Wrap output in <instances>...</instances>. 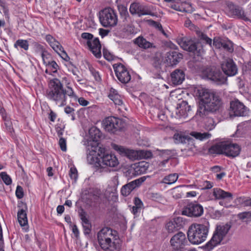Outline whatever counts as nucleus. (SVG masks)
<instances>
[{"label":"nucleus","instance_id":"nucleus-57","mask_svg":"<svg viewBox=\"0 0 251 251\" xmlns=\"http://www.w3.org/2000/svg\"><path fill=\"white\" fill-rule=\"evenodd\" d=\"M70 176L72 179H76L77 177V171L75 168H71L70 169Z\"/></svg>","mask_w":251,"mask_h":251},{"label":"nucleus","instance_id":"nucleus-11","mask_svg":"<svg viewBox=\"0 0 251 251\" xmlns=\"http://www.w3.org/2000/svg\"><path fill=\"white\" fill-rule=\"evenodd\" d=\"M229 114L230 117L246 116L249 113V109L239 100L230 102Z\"/></svg>","mask_w":251,"mask_h":251},{"label":"nucleus","instance_id":"nucleus-50","mask_svg":"<svg viewBox=\"0 0 251 251\" xmlns=\"http://www.w3.org/2000/svg\"><path fill=\"white\" fill-rule=\"evenodd\" d=\"M178 187L174 188L172 189V194L173 195V197L176 199H178L182 197V195L179 191L177 190Z\"/></svg>","mask_w":251,"mask_h":251},{"label":"nucleus","instance_id":"nucleus-3","mask_svg":"<svg viewBox=\"0 0 251 251\" xmlns=\"http://www.w3.org/2000/svg\"><path fill=\"white\" fill-rule=\"evenodd\" d=\"M197 94L203 105L198 110L201 116L205 115L206 112H214L218 110L222 104L219 94L212 90L199 89Z\"/></svg>","mask_w":251,"mask_h":251},{"label":"nucleus","instance_id":"nucleus-9","mask_svg":"<svg viewBox=\"0 0 251 251\" xmlns=\"http://www.w3.org/2000/svg\"><path fill=\"white\" fill-rule=\"evenodd\" d=\"M81 37L84 39L87 40V45L90 50L96 58H100L101 56V45L99 39L98 38L93 39V35L87 32L82 33Z\"/></svg>","mask_w":251,"mask_h":251},{"label":"nucleus","instance_id":"nucleus-7","mask_svg":"<svg viewBox=\"0 0 251 251\" xmlns=\"http://www.w3.org/2000/svg\"><path fill=\"white\" fill-rule=\"evenodd\" d=\"M231 228L228 223L217 225L210 240L207 243L206 247L208 250H211L220 244L226 235Z\"/></svg>","mask_w":251,"mask_h":251},{"label":"nucleus","instance_id":"nucleus-19","mask_svg":"<svg viewBox=\"0 0 251 251\" xmlns=\"http://www.w3.org/2000/svg\"><path fill=\"white\" fill-rule=\"evenodd\" d=\"M221 67L224 73L228 76H233L237 73V66L231 59L224 61Z\"/></svg>","mask_w":251,"mask_h":251},{"label":"nucleus","instance_id":"nucleus-35","mask_svg":"<svg viewBox=\"0 0 251 251\" xmlns=\"http://www.w3.org/2000/svg\"><path fill=\"white\" fill-rule=\"evenodd\" d=\"M178 177L177 174H170L164 177L161 182L167 184H172L176 181Z\"/></svg>","mask_w":251,"mask_h":251},{"label":"nucleus","instance_id":"nucleus-12","mask_svg":"<svg viewBox=\"0 0 251 251\" xmlns=\"http://www.w3.org/2000/svg\"><path fill=\"white\" fill-rule=\"evenodd\" d=\"M129 11L131 14H138L139 16L149 15L150 16H156L157 13L154 12L155 9L153 7H148L139 3H132L129 8Z\"/></svg>","mask_w":251,"mask_h":251},{"label":"nucleus","instance_id":"nucleus-13","mask_svg":"<svg viewBox=\"0 0 251 251\" xmlns=\"http://www.w3.org/2000/svg\"><path fill=\"white\" fill-rule=\"evenodd\" d=\"M203 73L208 79L218 85L224 84L226 81V77L219 70L215 68H206Z\"/></svg>","mask_w":251,"mask_h":251},{"label":"nucleus","instance_id":"nucleus-29","mask_svg":"<svg viewBox=\"0 0 251 251\" xmlns=\"http://www.w3.org/2000/svg\"><path fill=\"white\" fill-rule=\"evenodd\" d=\"M191 110V107L186 101H182L179 104V107L178 108V112L180 116L185 118L188 116V112Z\"/></svg>","mask_w":251,"mask_h":251},{"label":"nucleus","instance_id":"nucleus-25","mask_svg":"<svg viewBox=\"0 0 251 251\" xmlns=\"http://www.w3.org/2000/svg\"><path fill=\"white\" fill-rule=\"evenodd\" d=\"M134 43L137 45L140 48L147 49L149 48H155L153 44L148 41L142 36H139L134 40Z\"/></svg>","mask_w":251,"mask_h":251},{"label":"nucleus","instance_id":"nucleus-2","mask_svg":"<svg viewBox=\"0 0 251 251\" xmlns=\"http://www.w3.org/2000/svg\"><path fill=\"white\" fill-rule=\"evenodd\" d=\"M87 159L90 164L103 169L116 167L119 164V161L115 154L105 153L103 149L97 146L89 148Z\"/></svg>","mask_w":251,"mask_h":251},{"label":"nucleus","instance_id":"nucleus-58","mask_svg":"<svg viewBox=\"0 0 251 251\" xmlns=\"http://www.w3.org/2000/svg\"><path fill=\"white\" fill-rule=\"evenodd\" d=\"M103 56L108 61H112L114 59L113 55L108 51L103 50Z\"/></svg>","mask_w":251,"mask_h":251},{"label":"nucleus","instance_id":"nucleus-44","mask_svg":"<svg viewBox=\"0 0 251 251\" xmlns=\"http://www.w3.org/2000/svg\"><path fill=\"white\" fill-rule=\"evenodd\" d=\"M0 176L2 181L6 185H9L11 184L12 179L6 172H1L0 174Z\"/></svg>","mask_w":251,"mask_h":251},{"label":"nucleus","instance_id":"nucleus-26","mask_svg":"<svg viewBox=\"0 0 251 251\" xmlns=\"http://www.w3.org/2000/svg\"><path fill=\"white\" fill-rule=\"evenodd\" d=\"M148 165L147 164H145L143 162H140L138 164H135L131 166V170H134V172L132 173L135 175H140L145 173L147 170Z\"/></svg>","mask_w":251,"mask_h":251},{"label":"nucleus","instance_id":"nucleus-32","mask_svg":"<svg viewBox=\"0 0 251 251\" xmlns=\"http://www.w3.org/2000/svg\"><path fill=\"white\" fill-rule=\"evenodd\" d=\"M185 7H180L176 4H172L171 7L176 11L184 12L185 13H190L192 11V8L191 5L189 3L184 4Z\"/></svg>","mask_w":251,"mask_h":251},{"label":"nucleus","instance_id":"nucleus-34","mask_svg":"<svg viewBox=\"0 0 251 251\" xmlns=\"http://www.w3.org/2000/svg\"><path fill=\"white\" fill-rule=\"evenodd\" d=\"M190 134L196 139L201 141H203L209 139L211 137V134L209 132L201 133L193 131Z\"/></svg>","mask_w":251,"mask_h":251},{"label":"nucleus","instance_id":"nucleus-21","mask_svg":"<svg viewBox=\"0 0 251 251\" xmlns=\"http://www.w3.org/2000/svg\"><path fill=\"white\" fill-rule=\"evenodd\" d=\"M182 58V54L177 51H172L166 54V61L171 65L177 64Z\"/></svg>","mask_w":251,"mask_h":251},{"label":"nucleus","instance_id":"nucleus-45","mask_svg":"<svg viewBox=\"0 0 251 251\" xmlns=\"http://www.w3.org/2000/svg\"><path fill=\"white\" fill-rule=\"evenodd\" d=\"M112 147L113 149L118 152H119L120 154L125 155L126 152H130V151H128V149L124 148L123 146H119L116 144H113L112 145Z\"/></svg>","mask_w":251,"mask_h":251},{"label":"nucleus","instance_id":"nucleus-33","mask_svg":"<svg viewBox=\"0 0 251 251\" xmlns=\"http://www.w3.org/2000/svg\"><path fill=\"white\" fill-rule=\"evenodd\" d=\"M134 205L132 207V212L134 215L140 213L143 207V203L138 198H135L134 201Z\"/></svg>","mask_w":251,"mask_h":251},{"label":"nucleus","instance_id":"nucleus-40","mask_svg":"<svg viewBox=\"0 0 251 251\" xmlns=\"http://www.w3.org/2000/svg\"><path fill=\"white\" fill-rule=\"evenodd\" d=\"M237 218L241 220H246L248 222L251 221V211H245L237 214Z\"/></svg>","mask_w":251,"mask_h":251},{"label":"nucleus","instance_id":"nucleus-27","mask_svg":"<svg viewBox=\"0 0 251 251\" xmlns=\"http://www.w3.org/2000/svg\"><path fill=\"white\" fill-rule=\"evenodd\" d=\"M45 40L55 51L60 50L61 45L50 34L46 35Z\"/></svg>","mask_w":251,"mask_h":251},{"label":"nucleus","instance_id":"nucleus-17","mask_svg":"<svg viewBox=\"0 0 251 251\" xmlns=\"http://www.w3.org/2000/svg\"><path fill=\"white\" fill-rule=\"evenodd\" d=\"M121 121L114 117H108L103 121V126L105 130L114 132L115 130L121 128Z\"/></svg>","mask_w":251,"mask_h":251},{"label":"nucleus","instance_id":"nucleus-37","mask_svg":"<svg viewBox=\"0 0 251 251\" xmlns=\"http://www.w3.org/2000/svg\"><path fill=\"white\" fill-rule=\"evenodd\" d=\"M14 47L16 49H18V47H20L27 50L28 49L29 44L26 40L19 39L15 42Z\"/></svg>","mask_w":251,"mask_h":251},{"label":"nucleus","instance_id":"nucleus-49","mask_svg":"<svg viewBox=\"0 0 251 251\" xmlns=\"http://www.w3.org/2000/svg\"><path fill=\"white\" fill-rule=\"evenodd\" d=\"M128 151H130V152H126L125 155L127 156L129 159H135L137 158V155L138 154V152L135 151L134 150H129Z\"/></svg>","mask_w":251,"mask_h":251},{"label":"nucleus","instance_id":"nucleus-24","mask_svg":"<svg viewBox=\"0 0 251 251\" xmlns=\"http://www.w3.org/2000/svg\"><path fill=\"white\" fill-rule=\"evenodd\" d=\"M108 97L116 105H122L123 104L121 96L119 94L117 90L113 88H110L109 90Z\"/></svg>","mask_w":251,"mask_h":251},{"label":"nucleus","instance_id":"nucleus-18","mask_svg":"<svg viewBox=\"0 0 251 251\" xmlns=\"http://www.w3.org/2000/svg\"><path fill=\"white\" fill-rule=\"evenodd\" d=\"M185 25L186 27L189 28L190 29L194 30L197 36L201 40L211 46L212 43V39L208 37L206 35L202 32L198 27L192 23L190 20H187L185 21Z\"/></svg>","mask_w":251,"mask_h":251},{"label":"nucleus","instance_id":"nucleus-28","mask_svg":"<svg viewBox=\"0 0 251 251\" xmlns=\"http://www.w3.org/2000/svg\"><path fill=\"white\" fill-rule=\"evenodd\" d=\"M227 7L230 14L233 16H244V12L241 7L234 5L232 2H228Z\"/></svg>","mask_w":251,"mask_h":251},{"label":"nucleus","instance_id":"nucleus-10","mask_svg":"<svg viewBox=\"0 0 251 251\" xmlns=\"http://www.w3.org/2000/svg\"><path fill=\"white\" fill-rule=\"evenodd\" d=\"M172 251H184V247L188 244L186 236L182 232L175 234L170 241Z\"/></svg>","mask_w":251,"mask_h":251},{"label":"nucleus","instance_id":"nucleus-48","mask_svg":"<svg viewBox=\"0 0 251 251\" xmlns=\"http://www.w3.org/2000/svg\"><path fill=\"white\" fill-rule=\"evenodd\" d=\"M46 66L50 67L53 73L57 72V70L59 68V66L53 60H51L49 63L47 64Z\"/></svg>","mask_w":251,"mask_h":251},{"label":"nucleus","instance_id":"nucleus-36","mask_svg":"<svg viewBox=\"0 0 251 251\" xmlns=\"http://www.w3.org/2000/svg\"><path fill=\"white\" fill-rule=\"evenodd\" d=\"M38 48L41 50V56L44 64L46 65L51 61V55L47 50H45L42 46L39 45L38 46Z\"/></svg>","mask_w":251,"mask_h":251},{"label":"nucleus","instance_id":"nucleus-22","mask_svg":"<svg viewBox=\"0 0 251 251\" xmlns=\"http://www.w3.org/2000/svg\"><path fill=\"white\" fill-rule=\"evenodd\" d=\"M171 76L172 83L175 85H179L184 80L185 74L182 70L176 69L172 72Z\"/></svg>","mask_w":251,"mask_h":251},{"label":"nucleus","instance_id":"nucleus-51","mask_svg":"<svg viewBox=\"0 0 251 251\" xmlns=\"http://www.w3.org/2000/svg\"><path fill=\"white\" fill-rule=\"evenodd\" d=\"M16 195L18 199H22L24 197L23 188L20 186H17L16 190Z\"/></svg>","mask_w":251,"mask_h":251},{"label":"nucleus","instance_id":"nucleus-16","mask_svg":"<svg viewBox=\"0 0 251 251\" xmlns=\"http://www.w3.org/2000/svg\"><path fill=\"white\" fill-rule=\"evenodd\" d=\"M116 75L118 80L123 83H128L131 79V75L126 67L122 64L113 65Z\"/></svg>","mask_w":251,"mask_h":251},{"label":"nucleus","instance_id":"nucleus-60","mask_svg":"<svg viewBox=\"0 0 251 251\" xmlns=\"http://www.w3.org/2000/svg\"><path fill=\"white\" fill-rule=\"evenodd\" d=\"M207 122L208 123V124L206 125L207 128L208 130H211L213 129L215 126L213 120L212 119H208Z\"/></svg>","mask_w":251,"mask_h":251},{"label":"nucleus","instance_id":"nucleus-63","mask_svg":"<svg viewBox=\"0 0 251 251\" xmlns=\"http://www.w3.org/2000/svg\"><path fill=\"white\" fill-rule=\"evenodd\" d=\"M109 32V30H108L104 29L103 28L99 29V34L101 36L102 38L107 35Z\"/></svg>","mask_w":251,"mask_h":251},{"label":"nucleus","instance_id":"nucleus-47","mask_svg":"<svg viewBox=\"0 0 251 251\" xmlns=\"http://www.w3.org/2000/svg\"><path fill=\"white\" fill-rule=\"evenodd\" d=\"M63 60L68 61L70 59V57L68 55L66 52L64 50L63 47L62 46L60 50L55 51Z\"/></svg>","mask_w":251,"mask_h":251},{"label":"nucleus","instance_id":"nucleus-52","mask_svg":"<svg viewBox=\"0 0 251 251\" xmlns=\"http://www.w3.org/2000/svg\"><path fill=\"white\" fill-rule=\"evenodd\" d=\"M223 42L219 38H215L213 40V45L217 49H221L222 47Z\"/></svg>","mask_w":251,"mask_h":251},{"label":"nucleus","instance_id":"nucleus-59","mask_svg":"<svg viewBox=\"0 0 251 251\" xmlns=\"http://www.w3.org/2000/svg\"><path fill=\"white\" fill-rule=\"evenodd\" d=\"M59 144L61 150L63 151H65L67 149L66 140L64 138H61L59 141Z\"/></svg>","mask_w":251,"mask_h":251},{"label":"nucleus","instance_id":"nucleus-15","mask_svg":"<svg viewBox=\"0 0 251 251\" xmlns=\"http://www.w3.org/2000/svg\"><path fill=\"white\" fill-rule=\"evenodd\" d=\"M203 213V208L201 205L196 202L188 204L182 211V215L188 217H198Z\"/></svg>","mask_w":251,"mask_h":251},{"label":"nucleus","instance_id":"nucleus-54","mask_svg":"<svg viewBox=\"0 0 251 251\" xmlns=\"http://www.w3.org/2000/svg\"><path fill=\"white\" fill-rule=\"evenodd\" d=\"M222 48L229 52L233 51V48L231 43L223 42Z\"/></svg>","mask_w":251,"mask_h":251},{"label":"nucleus","instance_id":"nucleus-14","mask_svg":"<svg viewBox=\"0 0 251 251\" xmlns=\"http://www.w3.org/2000/svg\"><path fill=\"white\" fill-rule=\"evenodd\" d=\"M213 195L214 196L215 199L222 200L219 202V204L221 205L224 206L226 207H229L231 206V205H228L227 202H225L224 201H231L233 199V195L232 193L226 192L221 188H215L213 189Z\"/></svg>","mask_w":251,"mask_h":251},{"label":"nucleus","instance_id":"nucleus-53","mask_svg":"<svg viewBox=\"0 0 251 251\" xmlns=\"http://www.w3.org/2000/svg\"><path fill=\"white\" fill-rule=\"evenodd\" d=\"M121 194L124 196H127L130 194L131 191L126 185H124L121 190Z\"/></svg>","mask_w":251,"mask_h":251},{"label":"nucleus","instance_id":"nucleus-5","mask_svg":"<svg viewBox=\"0 0 251 251\" xmlns=\"http://www.w3.org/2000/svg\"><path fill=\"white\" fill-rule=\"evenodd\" d=\"M209 225L207 224H193L187 231L188 239L194 245H199L205 241L209 232Z\"/></svg>","mask_w":251,"mask_h":251},{"label":"nucleus","instance_id":"nucleus-55","mask_svg":"<svg viewBox=\"0 0 251 251\" xmlns=\"http://www.w3.org/2000/svg\"><path fill=\"white\" fill-rule=\"evenodd\" d=\"M213 186V183L209 181H204L202 185L201 189L205 190L209 189L212 188Z\"/></svg>","mask_w":251,"mask_h":251},{"label":"nucleus","instance_id":"nucleus-64","mask_svg":"<svg viewBox=\"0 0 251 251\" xmlns=\"http://www.w3.org/2000/svg\"><path fill=\"white\" fill-rule=\"evenodd\" d=\"M90 70L92 74L95 77L96 80H98L100 79V76L98 72L94 70L93 68L90 69Z\"/></svg>","mask_w":251,"mask_h":251},{"label":"nucleus","instance_id":"nucleus-31","mask_svg":"<svg viewBox=\"0 0 251 251\" xmlns=\"http://www.w3.org/2000/svg\"><path fill=\"white\" fill-rule=\"evenodd\" d=\"M80 217L84 230V233L85 234H89L90 233L91 230V224L86 217L84 213L81 214Z\"/></svg>","mask_w":251,"mask_h":251},{"label":"nucleus","instance_id":"nucleus-46","mask_svg":"<svg viewBox=\"0 0 251 251\" xmlns=\"http://www.w3.org/2000/svg\"><path fill=\"white\" fill-rule=\"evenodd\" d=\"M64 112L67 115H69V116H71L72 120L73 121H74L75 119V109L74 108L70 106H67L66 107H65Z\"/></svg>","mask_w":251,"mask_h":251},{"label":"nucleus","instance_id":"nucleus-30","mask_svg":"<svg viewBox=\"0 0 251 251\" xmlns=\"http://www.w3.org/2000/svg\"><path fill=\"white\" fill-rule=\"evenodd\" d=\"M18 220L20 226L24 227L27 225V214L25 210L24 209H21L18 211L17 213Z\"/></svg>","mask_w":251,"mask_h":251},{"label":"nucleus","instance_id":"nucleus-20","mask_svg":"<svg viewBox=\"0 0 251 251\" xmlns=\"http://www.w3.org/2000/svg\"><path fill=\"white\" fill-rule=\"evenodd\" d=\"M89 134L93 140V144L88 143L87 148V153L89 152V148L95 146H98V142L101 137V133L100 130L95 127H93L89 130Z\"/></svg>","mask_w":251,"mask_h":251},{"label":"nucleus","instance_id":"nucleus-42","mask_svg":"<svg viewBox=\"0 0 251 251\" xmlns=\"http://www.w3.org/2000/svg\"><path fill=\"white\" fill-rule=\"evenodd\" d=\"M166 228L169 233H173L178 229L177 225L175 221L168 222L166 225Z\"/></svg>","mask_w":251,"mask_h":251},{"label":"nucleus","instance_id":"nucleus-23","mask_svg":"<svg viewBox=\"0 0 251 251\" xmlns=\"http://www.w3.org/2000/svg\"><path fill=\"white\" fill-rule=\"evenodd\" d=\"M117 17H99L100 21L104 27L114 26L117 24Z\"/></svg>","mask_w":251,"mask_h":251},{"label":"nucleus","instance_id":"nucleus-41","mask_svg":"<svg viewBox=\"0 0 251 251\" xmlns=\"http://www.w3.org/2000/svg\"><path fill=\"white\" fill-rule=\"evenodd\" d=\"M150 198L154 201L164 203L166 201V200L161 194L158 193H152L150 195Z\"/></svg>","mask_w":251,"mask_h":251},{"label":"nucleus","instance_id":"nucleus-39","mask_svg":"<svg viewBox=\"0 0 251 251\" xmlns=\"http://www.w3.org/2000/svg\"><path fill=\"white\" fill-rule=\"evenodd\" d=\"M173 139L176 144L184 143L186 140L188 139L187 136L183 135L181 133H176L174 134Z\"/></svg>","mask_w":251,"mask_h":251},{"label":"nucleus","instance_id":"nucleus-43","mask_svg":"<svg viewBox=\"0 0 251 251\" xmlns=\"http://www.w3.org/2000/svg\"><path fill=\"white\" fill-rule=\"evenodd\" d=\"M100 16H116L114 10L110 7H107L100 11Z\"/></svg>","mask_w":251,"mask_h":251},{"label":"nucleus","instance_id":"nucleus-8","mask_svg":"<svg viewBox=\"0 0 251 251\" xmlns=\"http://www.w3.org/2000/svg\"><path fill=\"white\" fill-rule=\"evenodd\" d=\"M177 42L183 50L189 52L198 53V55L203 52L202 48L198 47L199 43L189 37H179L177 39Z\"/></svg>","mask_w":251,"mask_h":251},{"label":"nucleus","instance_id":"nucleus-61","mask_svg":"<svg viewBox=\"0 0 251 251\" xmlns=\"http://www.w3.org/2000/svg\"><path fill=\"white\" fill-rule=\"evenodd\" d=\"M119 10L121 16H126L127 14L126 8L124 6H119Z\"/></svg>","mask_w":251,"mask_h":251},{"label":"nucleus","instance_id":"nucleus-1","mask_svg":"<svg viewBox=\"0 0 251 251\" xmlns=\"http://www.w3.org/2000/svg\"><path fill=\"white\" fill-rule=\"evenodd\" d=\"M46 96L50 101L59 107L66 105L67 96L75 101H77L81 106H85L89 104V101L84 98H78L71 86H67L64 89L63 83L58 78L50 80L46 91Z\"/></svg>","mask_w":251,"mask_h":251},{"label":"nucleus","instance_id":"nucleus-4","mask_svg":"<svg viewBox=\"0 0 251 251\" xmlns=\"http://www.w3.org/2000/svg\"><path fill=\"white\" fill-rule=\"evenodd\" d=\"M99 244L105 251H117L121 247L120 240L116 231L108 227L102 228L97 235Z\"/></svg>","mask_w":251,"mask_h":251},{"label":"nucleus","instance_id":"nucleus-56","mask_svg":"<svg viewBox=\"0 0 251 251\" xmlns=\"http://www.w3.org/2000/svg\"><path fill=\"white\" fill-rule=\"evenodd\" d=\"M146 179V176L141 177L138 179L132 181L136 187L139 186Z\"/></svg>","mask_w":251,"mask_h":251},{"label":"nucleus","instance_id":"nucleus-6","mask_svg":"<svg viewBox=\"0 0 251 251\" xmlns=\"http://www.w3.org/2000/svg\"><path fill=\"white\" fill-rule=\"evenodd\" d=\"M211 154H225L227 156L234 157L240 152V148L236 144L222 142L212 146L209 150Z\"/></svg>","mask_w":251,"mask_h":251},{"label":"nucleus","instance_id":"nucleus-38","mask_svg":"<svg viewBox=\"0 0 251 251\" xmlns=\"http://www.w3.org/2000/svg\"><path fill=\"white\" fill-rule=\"evenodd\" d=\"M148 24L154 27L156 29L159 30L164 35L167 37V35L163 29L161 25L158 22H155L151 20L147 21Z\"/></svg>","mask_w":251,"mask_h":251},{"label":"nucleus","instance_id":"nucleus-62","mask_svg":"<svg viewBox=\"0 0 251 251\" xmlns=\"http://www.w3.org/2000/svg\"><path fill=\"white\" fill-rule=\"evenodd\" d=\"M241 204L244 206H251V199L248 198L247 199L243 200Z\"/></svg>","mask_w":251,"mask_h":251}]
</instances>
